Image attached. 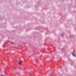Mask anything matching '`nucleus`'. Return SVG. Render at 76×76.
Segmentation results:
<instances>
[{"label": "nucleus", "instance_id": "obj_1", "mask_svg": "<svg viewBox=\"0 0 76 76\" xmlns=\"http://www.w3.org/2000/svg\"><path fill=\"white\" fill-rule=\"evenodd\" d=\"M72 55H73V56L74 57H76V55H75V54L74 53H72Z\"/></svg>", "mask_w": 76, "mask_h": 76}, {"label": "nucleus", "instance_id": "obj_2", "mask_svg": "<svg viewBox=\"0 0 76 76\" xmlns=\"http://www.w3.org/2000/svg\"><path fill=\"white\" fill-rule=\"evenodd\" d=\"M19 64H22V62H19Z\"/></svg>", "mask_w": 76, "mask_h": 76}, {"label": "nucleus", "instance_id": "obj_3", "mask_svg": "<svg viewBox=\"0 0 76 76\" xmlns=\"http://www.w3.org/2000/svg\"><path fill=\"white\" fill-rule=\"evenodd\" d=\"M1 76H4V75H1Z\"/></svg>", "mask_w": 76, "mask_h": 76}]
</instances>
